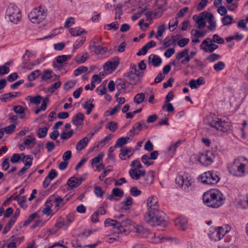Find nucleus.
I'll return each mask as SVG.
<instances>
[{
    "mask_svg": "<svg viewBox=\"0 0 248 248\" xmlns=\"http://www.w3.org/2000/svg\"><path fill=\"white\" fill-rule=\"evenodd\" d=\"M202 200L207 206L212 208H218L223 203L222 194L217 189H212L205 192Z\"/></svg>",
    "mask_w": 248,
    "mask_h": 248,
    "instance_id": "f257e3e1",
    "label": "nucleus"
},
{
    "mask_svg": "<svg viewBox=\"0 0 248 248\" xmlns=\"http://www.w3.org/2000/svg\"><path fill=\"white\" fill-rule=\"evenodd\" d=\"M145 221L152 226H161L166 227L168 223L166 220V214L162 211H157L153 213H145L144 215Z\"/></svg>",
    "mask_w": 248,
    "mask_h": 248,
    "instance_id": "f03ea898",
    "label": "nucleus"
},
{
    "mask_svg": "<svg viewBox=\"0 0 248 248\" xmlns=\"http://www.w3.org/2000/svg\"><path fill=\"white\" fill-rule=\"evenodd\" d=\"M243 158L235 159L233 162L228 165L229 172L235 176H241L245 172L246 164L243 162Z\"/></svg>",
    "mask_w": 248,
    "mask_h": 248,
    "instance_id": "7ed1b4c3",
    "label": "nucleus"
},
{
    "mask_svg": "<svg viewBox=\"0 0 248 248\" xmlns=\"http://www.w3.org/2000/svg\"><path fill=\"white\" fill-rule=\"evenodd\" d=\"M46 7L41 5L33 9L29 14L28 16L32 22L39 23L46 18Z\"/></svg>",
    "mask_w": 248,
    "mask_h": 248,
    "instance_id": "20e7f679",
    "label": "nucleus"
},
{
    "mask_svg": "<svg viewBox=\"0 0 248 248\" xmlns=\"http://www.w3.org/2000/svg\"><path fill=\"white\" fill-rule=\"evenodd\" d=\"M220 180L217 172L214 171H208L204 172L198 177V180L202 183L207 185H215Z\"/></svg>",
    "mask_w": 248,
    "mask_h": 248,
    "instance_id": "39448f33",
    "label": "nucleus"
},
{
    "mask_svg": "<svg viewBox=\"0 0 248 248\" xmlns=\"http://www.w3.org/2000/svg\"><path fill=\"white\" fill-rule=\"evenodd\" d=\"M6 16L11 22L17 24L21 19V14L19 9L14 3H10L8 6Z\"/></svg>",
    "mask_w": 248,
    "mask_h": 248,
    "instance_id": "423d86ee",
    "label": "nucleus"
},
{
    "mask_svg": "<svg viewBox=\"0 0 248 248\" xmlns=\"http://www.w3.org/2000/svg\"><path fill=\"white\" fill-rule=\"evenodd\" d=\"M117 218V222L115 226H117V229L121 232H126L129 231L130 227L132 226V221L131 219L126 217L124 215L120 214L115 216Z\"/></svg>",
    "mask_w": 248,
    "mask_h": 248,
    "instance_id": "0eeeda50",
    "label": "nucleus"
},
{
    "mask_svg": "<svg viewBox=\"0 0 248 248\" xmlns=\"http://www.w3.org/2000/svg\"><path fill=\"white\" fill-rule=\"evenodd\" d=\"M207 124L212 128L221 132H225L227 128L224 126L225 123L217 118L215 114L210 115L207 119Z\"/></svg>",
    "mask_w": 248,
    "mask_h": 248,
    "instance_id": "6e6552de",
    "label": "nucleus"
},
{
    "mask_svg": "<svg viewBox=\"0 0 248 248\" xmlns=\"http://www.w3.org/2000/svg\"><path fill=\"white\" fill-rule=\"evenodd\" d=\"M215 158L214 154L212 151H208L205 153H201L197 156L196 160L203 166H208L211 165Z\"/></svg>",
    "mask_w": 248,
    "mask_h": 248,
    "instance_id": "1a4fd4ad",
    "label": "nucleus"
},
{
    "mask_svg": "<svg viewBox=\"0 0 248 248\" xmlns=\"http://www.w3.org/2000/svg\"><path fill=\"white\" fill-rule=\"evenodd\" d=\"M188 53L189 49L185 48L183 51L177 53L176 59L179 61L183 57H185V59L184 60H182L180 62L182 64H186L188 63L196 54V52L194 51H191L189 54H188Z\"/></svg>",
    "mask_w": 248,
    "mask_h": 248,
    "instance_id": "9d476101",
    "label": "nucleus"
},
{
    "mask_svg": "<svg viewBox=\"0 0 248 248\" xmlns=\"http://www.w3.org/2000/svg\"><path fill=\"white\" fill-rule=\"evenodd\" d=\"M175 182L182 189L186 190L188 189L192 182L186 175H179L176 178Z\"/></svg>",
    "mask_w": 248,
    "mask_h": 248,
    "instance_id": "9b49d317",
    "label": "nucleus"
},
{
    "mask_svg": "<svg viewBox=\"0 0 248 248\" xmlns=\"http://www.w3.org/2000/svg\"><path fill=\"white\" fill-rule=\"evenodd\" d=\"M158 200L155 197L152 196L148 198L147 201L148 211L146 213H151L158 211L157 205Z\"/></svg>",
    "mask_w": 248,
    "mask_h": 248,
    "instance_id": "f8f14e48",
    "label": "nucleus"
},
{
    "mask_svg": "<svg viewBox=\"0 0 248 248\" xmlns=\"http://www.w3.org/2000/svg\"><path fill=\"white\" fill-rule=\"evenodd\" d=\"M124 78L125 82L131 85H136L141 80V79L133 74L132 72H128L125 73Z\"/></svg>",
    "mask_w": 248,
    "mask_h": 248,
    "instance_id": "ddd939ff",
    "label": "nucleus"
},
{
    "mask_svg": "<svg viewBox=\"0 0 248 248\" xmlns=\"http://www.w3.org/2000/svg\"><path fill=\"white\" fill-rule=\"evenodd\" d=\"M207 12L204 11L202 13L200 14L199 16L195 15L193 16V19L198 24L197 28L199 29L203 28L206 26V22L204 21V19H207V17H205Z\"/></svg>",
    "mask_w": 248,
    "mask_h": 248,
    "instance_id": "4468645a",
    "label": "nucleus"
},
{
    "mask_svg": "<svg viewBox=\"0 0 248 248\" xmlns=\"http://www.w3.org/2000/svg\"><path fill=\"white\" fill-rule=\"evenodd\" d=\"M119 58L115 57L113 58L112 61H108L105 62L103 65V68L106 71L110 70H114L116 69L119 63Z\"/></svg>",
    "mask_w": 248,
    "mask_h": 248,
    "instance_id": "2eb2a0df",
    "label": "nucleus"
},
{
    "mask_svg": "<svg viewBox=\"0 0 248 248\" xmlns=\"http://www.w3.org/2000/svg\"><path fill=\"white\" fill-rule=\"evenodd\" d=\"M212 41L210 38H207L203 40L200 46L201 49L206 53H212L213 52Z\"/></svg>",
    "mask_w": 248,
    "mask_h": 248,
    "instance_id": "dca6fc26",
    "label": "nucleus"
},
{
    "mask_svg": "<svg viewBox=\"0 0 248 248\" xmlns=\"http://www.w3.org/2000/svg\"><path fill=\"white\" fill-rule=\"evenodd\" d=\"M98 41H93V45H90L89 48L93 50L96 54H103L107 51L108 48L102 47L100 45H97Z\"/></svg>",
    "mask_w": 248,
    "mask_h": 248,
    "instance_id": "f3484780",
    "label": "nucleus"
},
{
    "mask_svg": "<svg viewBox=\"0 0 248 248\" xmlns=\"http://www.w3.org/2000/svg\"><path fill=\"white\" fill-rule=\"evenodd\" d=\"M145 170H138L137 169H130L129 170V174L133 180H138L141 176L145 175Z\"/></svg>",
    "mask_w": 248,
    "mask_h": 248,
    "instance_id": "a211bd4d",
    "label": "nucleus"
},
{
    "mask_svg": "<svg viewBox=\"0 0 248 248\" xmlns=\"http://www.w3.org/2000/svg\"><path fill=\"white\" fill-rule=\"evenodd\" d=\"M174 224L177 228L182 231H184L187 228V220L185 217H179L176 218Z\"/></svg>",
    "mask_w": 248,
    "mask_h": 248,
    "instance_id": "6ab92c4d",
    "label": "nucleus"
},
{
    "mask_svg": "<svg viewBox=\"0 0 248 248\" xmlns=\"http://www.w3.org/2000/svg\"><path fill=\"white\" fill-rule=\"evenodd\" d=\"M67 185L69 186L68 190H71L81 185V182L78 181V178L72 176L68 179Z\"/></svg>",
    "mask_w": 248,
    "mask_h": 248,
    "instance_id": "aec40b11",
    "label": "nucleus"
},
{
    "mask_svg": "<svg viewBox=\"0 0 248 248\" xmlns=\"http://www.w3.org/2000/svg\"><path fill=\"white\" fill-rule=\"evenodd\" d=\"M149 64H152L155 67L160 65L162 63V60L160 57L155 54H151L148 58Z\"/></svg>",
    "mask_w": 248,
    "mask_h": 248,
    "instance_id": "412c9836",
    "label": "nucleus"
},
{
    "mask_svg": "<svg viewBox=\"0 0 248 248\" xmlns=\"http://www.w3.org/2000/svg\"><path fill=\"white\" fill-rule=\"evenodd\" d=\"M142 125L141 123H136L133 125L132 128L127 133V135L133 137L134 135H138L142 130Z\"/></svg>",
    "mask_w": 248,
    "mask_h": 248,
    "instance_id": "4be33fe9",
    "label": "nucleus"
},
{
    "mask_svg": "<svg viewBox=\"0 0 248 248\" xmlns=\"http://www.w3.org/2000/svg\"><path fill=\"white\" fill-rule=\"evenodd\" d=\"M84 120V114L81 112H79L73 117L72 122L75 125L78 126L82 124Z\"/></svg>",
    "mask_w": 248,
    "mask_h": 248,
    "instance_id": "5701e85b",
    "label": "nucleus"
},
{
    "mask_svg": "<svg viewBox=\"0 0 248 248\" xmlns=\"http://www.w3.org/2000/svg\"><path fill=\"white\" fill-rule=\"evenodd\" d=\"M205 17H207V21L209 24L208 29L211 31L214 30L216 27V24L213 20V15L209 12H207Z\"/></svg>",
    "mask_w": 248,
    "mask_h": 248,
    "instance_id": "b1692460",
    "label": "nucleus"
},
{
    "mask_svg": "<svg viewBox=\"0 0 248 248\" xmlns=\"http://www.w3.org/2000/svg\"><path fill=\"white\" fill-rule=\"evenodd\" d=\"M89 141V140L87 137H84L83 139L80 140L77 144V150L81 151L85 148L88 145Z\"/></svg>",
    "mask_w": 248,
    "mask_h": 248,
    "instance_id": "393cba45",
    "label": "nucleus"
},
{
    "mask_svg": "<svg viewBox=\"0 0 248 248\" xmlns=\"http://www.w3.org/2000/svg\"><path fill=\"white\" fill-rule=\"evenodd\" d=\"M136 232L140 237H147L149 234L148 231L147 229L144 228L142 226H137L135 228Z\"/></svg>",
    "mask_w": 248,
    "mask_h": 248,
    "instance_id": "a878e982",
    "label": "nucleus"
},
{
    "mask_svg": "<svg viewBox=\"0 0 248 248\" xmlns=\"http://www.w3.org/2000/svg\"><path fill=\"white\" fill-rule=\"evenodd\" d=\"M85 37L82 36L78 39L73 44V49L72 50V53H74L76 50L80 47L85 42Z\"/></svg>",
    "mask_w": 248,
    "mask_h": 248,
    "instance_id": "bb28decb",
    "label": "nucleus"
},
{
    "mask_svg": "<svg viewBox=\"0 0 248 248\" xmlns=\"http://www.w3.org/2000/svg\"><path fill=\"white\" fill-rule=\"evenodd\" d=\"M133 203L132 199L130 197L125 198V201L122 202L121 204L123 205L122 210H127L130 208V206Z\"/></svg>",
    "mask_w": 248,
    "mask_h": 248,
    "instance_id": "cd10ccee",
    "label": "nucleus"
},
{
    "mask_svg": "<svg viewBox=\"0 0 248 248\" xmlns=\"http://www.w3.org/2000/svg\"><path fill=\"white\" fill-rule=\"evenodd\" d=\"M43 97L39 95H37L34 96H28L26 97V100L30 101L31 103L38 105L41 103V101L42 100Z\"/></svg>",
    "mask_w": 248,
    "mask_h": 248,
    "instance_id": "c85d7f7f",
    "label": "nucleus"
},
{
    "mask_svg": "<svg viewBox=\"0 0 248 248\" xmlns=\"http://www.w3.org/2000/svg\"><path fill=\"white\" fill-rule=\"evenodd\" d=\"M130 140L129 136L126 137H121L117 140L115 143V147H121L126 144L128 140Z\"/></svg>",
    "mask_w": 248,
    "mask_h": 248,
    "instance_id": "c756f323",
    "label": "nucleus"
},
{
    "mask_svg": "<svg viewBox=\"0 0 248 248\" xmlns=\"http://www.w3.org/2000/svg\"><path fill=\"white\" fill-rule=\"evenodd\" d=\"M129 72H132L133 74L137 76L139 78H141L144 75V73L140 71L137 68L135 64H131L130 65V71Z\"/></svg>",
    "mask_w": 248,
    "mask_h": 248,
    "instance_id": "7c9ffc66",
    "label": "nucleus"
},
{
    "mask_svg": "<svg viewBox=\"0 0 248 248\" xmlns=\"http://www.w3.org/2000/svg\"><path fill=\"white\" fill-rule=\"evenodd\" d=\"M86 32L85 30L79 27L75 28H71L70 30V33L71 35L73 36H78L80 35L82 33Z\"/></svg>",
    "mask_w": 248,
    "mask_h": 248,
    "instance_id": "2f4dec72",
    "label": "nucleus"
},
{
    "mask_svg": "<svg viewBox=\"0 0 248 248\" xmlns=\"http://www.w3.org/2000/svg\"><path fill=\"white\" fill-rule=\"evenodd\" d=\"M88 56V53L87 52H85L82 56H76V57L74 59V60L78 64L83 63L86 62Z\"/></svg>",
    "mask_w": 248,
    "mask_h": 248,
    "instance_id": "473e14b6",
    "label": "nucleus"
},
{
    "mask_svg": "<svg viewBox=\"0 0 248 248\" xmlns=\"http://www.w3.org/2000/svg\"><path fill=\"white\" fill-rule=\"evenodd\" d=\"M41 74L40 70H36L32 72L27 77V79L29 81H32L35 80Z\"/></svg>",
    "mask_w": 248,
    "mask_h": 248,
    "instance_id": "72a5a7b5",
    "label": "nucleus"
},
{
    "mask_svg": "<svg viewBox=\"0 0 248 248\" xmlns=\"http://www.w3.org/2000/svg\"><path fill=\"white\" fill-rule=\"evenodd\" d=\"M145 183L146 184H152L154 180V172L152 170H150L147 172L146 177L144 178Z\"/></svg>",
    "mask_w": 248,
    "mask_h": 248,
    "instance_id": "f704fd0d",
    "label": "nucleus"
},
{
    "mask_svg": "<svg viewBox=\"0 0 248 248\" xmlns=\"http://www.w3.org/2000/svg\"><path fill=\"white\" fill-rule=\"evenodd\" d=\"M48 127L45 126L43 127H39L38 129L37 135L39 138H43L45 137L48 131Z\"/></svg>",
    "mask_w": 248,
    "mask_h": 248,
    "instance_id": "c9c22d12",
    "label": "nucleus"
},
{
    "mask_svg": "<svg viewBox=\"0 0 248 248\" xmlns=\"http://www.w3.org/2000/svg\"><path fill=\"white\" fill-rule=\"evenodd\" d=\"M74 134V130H72L69 131H63L60 135L61 139L63 140H67L72 137Z\"/></svg>",
    "mask_w": 248,
    "mask_h": 248,
    "instance_id": "e433bc0d",
    "label": "nucleus"
},
{
    "mask_svg": "<svg viewBox=\"0 0 248 248\" xmlns=\"http://www.w3.org/2000/svg\"><path fill=\"white\" fill-rule=\"evenodd\" d=\"M117 222V218L116 219H112L110 218H107L104 222L105 226L106 227L112 226L114 229H117V226H115Z\"/></svg>",
    "mask_w": 248,
    "mask_h": 248,
    "instance_id": "4c0bfd02",
    "label": "nucleus"
},
{
    "mask_svg": "<svg viewBox=\"0 0 248 248\" xmlns=\"http://www.w3.org/2000/svg\"><path fill=\"white\" fill-rule=\"evenodd\" d=\"M120 154H119V157L122 160H125V158L124 157L126 155H128V152H132L131 148H127V147H124L122 148L120 150Z\"/></svg>",
    "mask_w": 248,
    "mask_h": 248,
    "instance_id": "58836bf2",
    "label": "nucleus"
},
{
    "mask_svg": "<svg viewBox=\"0 0 248 248\" xmlns=\"http://www.w3.org/2000/svg\"><path fill=\"white\" fill-rule=\"evenodd\" d=\"M52 71L49 69H46L44 71L42 75V80L46 81L48 79H49L52 77Z\"/></svg>",
    "mask_w": 248,
    "mask_h": 248,
    "instance_id": "ea45409f",
    "label": "nucleus"
},
{
    "mask_svg": "<svg viewBox=\"0 0 248 248\" xmlns=\"http://www.w3.org/2000/svg\"><path fill=\"white\" fill-rule=\"evenodd\" d=\"M33 158L29 155L24 156V158H22L21 161L24 162L25 166H28L29 168L31 166L32 163Z\"/></svg>",
    "mask_w": 248,
    "mask_h": 248,
    "instance_id": "a19ab883",
    "label": "nucleus"
},
{
    "mask_svg": "<svg viewBox=\"0 0 248 248\" xmlns=\"http://www.w3.org/2000/svg\"><path fill=\"white\" fill-rule=\"evenodd\" d=\"M219 233H220L219 231H217V230L216 228L213 232H212V233L210 234V237L211 239H213L215 241L220 240L222 237Z\"/></svg>",
    "mask_w": 248,
    "mask_h": 248,
    "instance_id": "79ce46f5",
    "label": "nucleus"
},
{
    "mask_svg": "<svg viewBox=\"0 0 248 248\" xmlns=\"http://www.w3.org/2000/svg\"><path fill=\"white\" fill-rule=\"evenodd\" d=\"M119 28V24L118 22H114L110 24L105 25L104 29L108 30H113L114 31L117 30Z\"/></svg>",
    "mask_w": 248,
    "mask_h": 248,
    "instance_id": "37998d69",
    "label": "nucleus"
},
{
    "mask_svg": "<svg viewBox=\"0 0 248 248\" xmlns=\"http://www.w3.org/2000/svg\"><path fill=\"white\" fill-rule=\"evenodd\" d=\"M145 98V95L143 93L137 94L134 98V102L138 104L142 103Z\"/></svg>",
    "mask_w": 248,
    "mask_h": 248,
    "instance_id": "c03bdc74",
    "label": "nucleus"
},
{
    "mask_svg": "<svg viewBox=\"0 0 248 248\" xmlns=\"http://www.w3.org/2000/svg\"><path fill=\"white\" fill-rule=\"evenodd\" d=\"M106 127V128H108L112 132H114L118 128L117 123L113 121L108 123Z\"/></svg>",
    "mask_w": 248,
    "mask_h": 248,
    "instance_id": "a18cd8bd",
    "label": "nucleus"
},
{
    "mask_svg": "<svg viewBox=\"0 0 248 248\" xmlns=\"http://www.w3.org/2000/svg\"><path fill=\"white\" fill-rule=\"evenodd\" d=\"M82 107L84 109H87L86 113L87 114L89 115L91 113L93 109L94 108V105L92 103H90L88 105V102L86 101L84 104H82Z\"/></svg>",
    "mask_w": 248,
    "mask_h": 248,
    "instance_id": "49530a36",
    "label": "nucleus"
},
{
    "mask_svg": "<svg viewBox=\"0 0 248 248\" xmlns=\"http://www.w3.org/2000/svg\"><path fill=\"white\" fill-rule=\"evenodd\" d=\"M225 66L224 62L219 61L214 65L213 68L217 72H219L223 70Z\"/></svg>",
    "mask_w": 248,
    "mask_h": 248,
    "instance_id": "de8ad7c7",
    "label": "nucleus"
},
{
    "mask_svg": "<svg viewBox=\"0 0 248 248\" xmlns=\"http://www.w3.org/2000/svg\"><path fill=\"white\" fill-rule=\"evenodd\" d=\"M38 214L37 212L31 214L27 219H26L23 223V226H26L30 224L35 218L38 217Z\"/></svg>",
    "mask_w": 248,
    "mask_h": 248,
    "instance_id": "09e8293b",
    "label": "nucleus"
},
{
    "mask_svg": "<svg viewBox=\"0 0 248 248\" xmlns=\"http://www.w3.org/2000/svg\"><path fill=\"white\" fill-rule=\"evenodd\" d=\"M69 226V224L64 220H61L57 222L55 224V227L58 228H63L64 230H66Z\"/></svg>",
    "mask_w": 248,
    "mask_h": 248,
    "instance_id": "8fccbe9b",
    "label": "nucleus"
},
{
    "mask_svg": "<svg viewBox=\"0 0 248 248\" xmlns=\"http://www.w3.org/2000/svg\"><path fill=\"white\" fill-rule=\"evenodd\" d=\"M232 17L231 16L227 15L221 19L223 24L225 26L229 25L232 24Z\"/></svg>",
    "mask_w": 248,
    "mask_h": 248,
    "instance_id": "3c124183",
    "label": "nucleus"
},
{
    "mask_svg": "<svg viewBox=\"0 0 248 248\" xmlns=\"http://www.w3.org/2000/svg\"><path fill=\"white\" fill-rule=\"evenodd\" d=\"M221 56L219 54L212 53L208 56V57L206 58V60L209 61L210 62H214L217 60H219Z\"/></svg>",
    "mask_w": 248,
    "mask_h": 248,
    "instance_id": "603ef678",
    "label": "nucleus"
},
{
    "mask_svg": "<svg viewBox=\"0 0 248 248\" xmlns=\"http://www.w3.org/2000/svg\"><path fill=\"white\" fill-rule=\"evenodd\" d=\"M211 40L213 43L218 44H223L224 43V39L219 36L217 34H215L213 35V38Z\"/></svg>",
    "mask_w": 248,
    "mask_h": 248,
    "instance_id": "864d4df0",
    "label": "nucleus"
},
{
    "mask_svg": "<svg viewBox=\"0 0 248 248\" xmlns=\"http://www.w3.org/2000/svg\"><path fill=\"white\" fill-rule=\"evenodd\" d=\"M87 70L88 68L86 66H80L74 71V75L75 76H78L81 75L82 73L87 71Z\"/></svg>",
    "mask_w": 248,
    "mask_h": 248,
    "instance_id": "5fc2aeb1",
    "label": "nucleus"
},
{
    "mask_svg": "<svg viewBox=\"0 0 248 248\" xmlns=\"http://www.w3.org/2000/svg\"><path fill=\"white\" fill-rule=\"evenodd\" d=\"M103 156L104 154L102 153H99L96 157L93 158L91 160L92 165H96L99 163L102 159Z\"/></svg>",
    "mask_w": 248,
    "mask_h": 248,
    "instance_id": "6e6d98bb",
    "label": "nucleus"
},
{
    "mask_svg": "<svg viewBox=\"0 0 248 248\" xmlns=\"http://www.w3.org/2000/svg\"><path fill=\"white\" fill-rule=\"evenodd\" d=\"M177 17L172 18L169 22V28L170 31H172L174 30V29H172V27H174L176 26H177L178 24V20H177Z\"/></svg>",
    "mask_w": 248,
    "mask_h": 248,
    "instance_id": "4d7b16f0",
    "label": "nucleus"
},
{
    "mask_svg": "<svg viewBox=\"0 0 248 248\" xmlns=\"http://www.w3.org/2000/svg\"><path fill=\"white\" fill-rule=\"evenodd\" d=\"M166 30V25L165 24H162L160 25L157 28V34L155 37L158 39V37H161L165 31Z\"/></svg>",
    "mask_w": 248,
    "mask_h": 248,
    "instance_id": "13d9d810",
    "label": "nucleus"
},
{
    "mask_svg": "<svg viewBox=\"0 0 248 248\" xmlns=\"http://www.w3.org/2000/svg\"><path fill=\"white\" fill-rule=\"evenodd\" d=\"M16 127V125L15 124H10L3 128L4 132H5L7 134H10L15 131Z\"/></svg>",
    "mask_w": 248,
    "mask_h": 248,
    "instance_id": "bf43d9fd",
    "label": "nucleus"
},
{
    "mask_svg": "<svg viewBox=\"0 0 248 248\" xmlns=\"http://www.w3.org/2000/svg\"><path fill=\"white\" fill-rule=\"evenodd\" d=\"M54 202H55V207L57 208H59L61 205H63L65 203L63 199L60 196L56 197Z\"/></svg>",
    "mask_w": 248,
    "mask_h": 248,
    "instance_id": "052dcab7",
    "label": "nucleus"
},
{
    "mask_svg": "<svg viewBox=\"0 0 248 248\" xmlns=\"http://www.w3.org/2000/svg\"><path fill=\"white\" fill-rule=\"evenodd\" d=\"M167 4L166 0H157L155 3L157 6V10H163L164 6Z\"/></svg>",
    "mask_w": 248,
    "mask_h": 248,
    "instance_id": "680f3d73",
    "label": "nucleus"
},
{
    "mask_svg": "<svg viewBox=\"0 0 248 248\" xmlns=\"http://www.w3.org/2000/svg\"><path fill=\"white\" fill-rule=\"evenodd\" d=\"M112 192L114 196L122 197L124 196V191L119 188H114Z\"/></svg>",
    "mask_w": 248,
    "mask_h": 248,
    "instance_id": "e2e57ef3",
    "label": "nucleus"
},
{
    "mask_svg": "<svg viewBox=\"0 0 248 248\" xmlns=\"http://www.w3.org/2000/svg\"><path fill=\"white\" fill-rule=\"evenodd\" d=\"M130 192L131 195L134 197H137L141 193V191L138 189L136 186L132 187L130 189Z\"/></svg>",
    "mask_w": 248,
    "mask_h": 248,
    "instance_id": "0e129e2a",
    "label": "nucleus"
},
{
    "mask_svg": "<svg viewBox=\"0 0 248 248\" xmlns=\"http://www.w3.org/2000/svg\"><path fill=\"white\" fill-rule=\"evenodd\" d=\"M103 123H104V122L101 121L98 124L94 126L93 130H92L90 133V134L91 137L93 136L94 135V134L101 129Z\"/></svg>",
    "mask_w": 248,
    "mask_h": 248,
    "instance_id": "69168bd1",
    "label": "nucleus"
},
{
    "mask_svg": "<svg viewBox=\"0 0 248 248\" xmlns=\"http://www.w3.org/2000/svg\"><path fill=\"white\" fill-rule=\"evenodd\" d=\"M21 155L18 154H14L11 158V162L13 163H16L21 161Z\"/></svg>",
    "mask_w": 248,
    "mask_h": 248,
    "instance_id": "338daca9",
    "label": "nucleus"
},
{
    "mask_svg": "<svg viewBox=\"0 0 248 248\" xmlns=\"http://www.w3.org/2000/svg\"><path fill=\"white\" fill-rule=\"evenodd\" d=\"M239 204L243 208L248 207V194L246 198L240 200Z\"/></svg>",
    "mask_w": 248,
    "mask_h": 248,
    "instance_id": "774afa93",
    "label": "nucleus"
}]
</instances>
